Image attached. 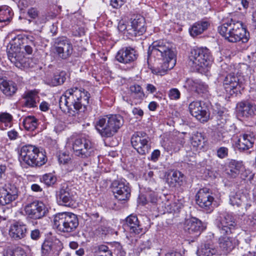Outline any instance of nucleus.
Segmentation results:
<instances>
[{"instance_id": "f257e3e1", "label": "nucleus", "mask_w": 256, "mask_h": 256, "mask_svg": "<svg viewBox=\"0 0 256 256\" xmlns=\"http://www.w3.org/2000/svg\"><path fill=\"white\" fill-rule=\"evenodd\" d=\"M90 98V93L84 88H72L66 90L60 98V108L64 112L67 111L70 115L79 118L85 110Z\"/></svg>"}, {"instance_id": "f03ea898", "label": "nucleus", "mask_w": 256, "mask_h": 256, "mask_svg": "<svg viewBox=\"0 0 256 256\" xmlns=\"http://www.w3.org/2000/svg\"><path fill=\"white\" fill-rule=\"evenodd\" d=\"M148 58L151 56L161 59L160 66L154 70V73L160 76L172 69L176 64V54L170 44L164 40L154 42L148 51Z\"/></svg>"}, {"instance_id": "7ed1b4c3", "label": "nucleus", "mask_w": 256, "mask_h": 256, "mask_svg": "<svg viewBox=\"0 0 256 256\" xmlns=\"http://www.w3.org/2000/svg\"><path fill=\"white\" fill-rule=\"evenodd\" d=\"M218 30L220 34L229 42H236L242 41V42L246 43L248 40L246 30L240 21L231 19L219 26Z\"/></svg>"}, {"instance_id": "20e7f679", "label": "nucleus", "mask_w": 256, "mask_h": 256, "mask_svg": "<svg viewBox=\"0 0 256 256\" xmlns=\"http://www.w3.org/2000/svg\"><path fill=\"white\" fill-rule=\"evenodd\" d=\"M124 122L121 116L112 114L100 118L96 122L95 127L102 137L110 138L118 132Z\"/></svg>"}, {"instance_id": "39448f33", "label": "nucleus", "mask_w": 256, "mask_h": 256, "mask_svg": "<svg viewBox=\"0 0 256 256\" xmlns=\"http://www.w3.org/2000/svg\"><path fill=\"white\" fill-rule=\"evenodd\" d=\"M19 159L28 166H40L46 163L47 158L44 152L34 145L28 144L22 146L20 149Z\"/></svg>"}, {"instance_id": "423d86ee", "label": "nucleus", "mask_w": 256, "mask_h": 256, "mask_svg": "<svg viewBox=\"0 0 256 256\" xmlns=\"http://www.w3.org/2000/svg\"><path fill=\"white\" fill-rule=\"evenodd\" d=\"M54 224L58 232L69 234L75 232L78 228L79 221L76 214L64 212L54 216Z\"/></svg>"}, {"instance_id": "0eeeda50", "label": "nucleus", "mask_w": 256, "mask_h": 256, "mask_svg": "<svg viewBox=\"0 0 256 256\" xmlns=\"http://www.w3.org/2000/svg\"><path fill=\"white\" fill-rule=\"evenodd\" d=\"M72 146L74 154L78 157L86 158L94 155L96 149L91 142L84 138L76 139Z\"/></svg>"}, {"instance_id": "6e6552de", "label": "nucleus", "mask_w": 256, "mask_h": 256, "mask_svg": "<svg viewBox=\"0 0 256 256\" xmlns=\"http://www.w3.org/2000/svg\"><path fill=\"white\" fill-rule=\"evenodd\" d=\"M194 65L202 68L208 67L212 62L210 52L207 48H197L192 50L189 56Z\"/></svg>"}, {"instance_id": "1a4fd4ad", "label": "nucleus", "mask_w": 256, "mask_h": 256, "mask_svg": "<svg viewBox=\"0 0 256 256\" xmlns=\"http://www.w3.org/2000/svg\"><path fill=\"white\" fill-rule=\"evenodd\" d=\"M62 248V243L56 236L46 238L42 244L41 256H59Z\"/></svg>"}, {"instance_id": "9d476101", "label": "nucleus", "mask_w": 256, "mask_h": 256, "mask_svg": "<svg viewBox=\"0 0 256 256\" xmlns=\"http://www.w3.org/2000/svg\"><path fill=\"white\" fill-rule=\"evenodd\" d=\"M76 193L66 184H62L56 192V199L59 205L71 207L76 202Z\"/></svg>"}, {"instance_id": "9b49d317", "label": "nucleus", "mask_w": 256, "mask_h": 256, "mask_svg": "<svg viewBox=\"0 0 256 256\" xmlns=\"http://www.w3.org/2000/svg\"><path fill=\"white\" fill-rule=\"evenodd\" d=\"M131 143L134 148L142 155L148 153L150 148V139L145 132H137L131 138Z\"/></svg>"}, {"instance_id": "f8f14e48", "label": "nucleus", "mask_w": 256, "mask_h": 256, "mask_svg": "<svg viewBox=\"0 0 256 256\" xmlns=\"http://www.w3.org/2000/svg\"><path fill=\"white\" fill-rule=\"evenodd\" d=\"M228 120V116L226 113L222 111L218 112L216 116V132L218 140L226 142L230 138L231 135L227 130Z\"/></svg>"}, {"instance_id": "ddd939ff", "label": "nucleus", "mask_w": 256, "mask_h": 256, "mask_svg": "<svg viewBox=\"0 0 256 256\" xmlns=\"http://www.w3.org/2000/svg\"><path fill=\"white\" fill-rule=\"evenodd\" d=\"M223 86L226 92L230 96L240 94L243 89L239 77L234 72L228 73L224 76Z\"/></svg>"}, {"instance_id": "4468645a", "label": "nucleus", "mask_w": 256, "mask_h": 256, "mask_svg": "<svg viewBox=\"0 0 256 256\" xmlns=\"http://www.w3.org/2000/svg\"><path fill=\"white\" fill-rule=\"evenodd\" d=\"M216 224L220 232L222 234L232 233L236 226L234 217L230 214H221L216 220Z\"/></svg>"}, {"instance_id": "2eb2a0df", "label": "nucleus", "mask_w": 256, "mask_h": 256, "mask_svg": "<svg viewBox=\"0 0 256 256\" xmlns=\"http://www.w3.org/2000/svg\"><path fill=\"white\" fill-rule=\"evenodd\" d=\"M20 194L18 188L10 183L5 184L0 188V204H9L16 200Z\"/></svg>"}, {"instance_id": "dca6fc26", "label": "nucleus", "mask_w": 256, "mask_h": 256, "mask_svg": "<svg viewBox=\"0 0 256 256\" xmlns=\"http://www.w3.org/2000/svg\"><path fill=\"white\" fill-rule=\"evenodd\" d=\"M188 109L191 115L200 122H206L210 118L208 108L203 102L196 100L191 102Z\"/></svg>"}, {"instance_id": "f3484780", "label": "nucleus", "mask_w": 256, "mask_h": 256, "mask_svg": "<svg viewBox=\"0 0 256 256\" xmlns=\"http://www.w3.org/2000/svg\"><path fill=\"white\" fill-rule=\"evenodd\" d=\"M24 211L29 218L37 220L44 217L47 210L42 202L34 200L24 206Z\"/></svg>"}, {"instance_id": "a211bd4d", "label": "nucleus", "mask_w": 256, "mask_h": 256, "mask_svg": "<svg viewBox=\"0 0 256 256\" xmlns=\"http://www.w3.org/2000/svg\"><path fill=\"white\" fill-rule=\"evenodd\" d=\"M206 228V225L196 218L186 220L184 224V230L188 236L191 238H196Z\"/></svg>"}, {"instance_id": "6ab92c4d", "label": "nucleus", "mask_w": 256, "mask_h": 256, "mask_svg": "<svg viewBox=\"0 0 256 256\" xmlns=\"http://www.w3.org/2000/svg\"><path fill=\"white\" fill-rule=\"evenodd\" d=\"M54 46L58 56L62 59H66L72 53V46L66 37L56 38Z\"/></svg>"}, {"instance_id": "aec40b11", "label": "nucleus", "mask_w": 256, "mask_h": 256, "mask_svg": "<svg viewBox=\"0 0 256 256\" xmlns=\"http://www.w3.org/2000/svg\"><path fill=\"white\" fill-rule=\"evenodd\" d=\"M111 188L114 197L118 200H127L130 196V189L128 184L120 180H114L111 184Z\"/></svg>"}, {"instance_id": "412c9836", "label": "nucleus", "mask_w": 256, "mask_h": 256, "mask_svg": "<svg viewBox=\"0 0 256 256\" xmlns=\"http://www.w3.org/2000/svg\"><path fill=\"white\" fill-rule=\"evenodd\" d=\"M196 197V204L200 208L206 210H212V204L214 198L212 196V192L208 188H204L200 189L197 192Z\"/></svg>"}, {"instance_id": "4be33fe9", "label": "nucleus", "mask_w": 256, "mask_h": 256, "mask_svg": "<svg viewBox=\"0 0 256 256\" xmlns=\"http://www.w3.org/2000/svg\"><path fill=\"white\" fill-rule=\"evenodd\" d=\"M136 50L130 47H124L120 49L116 55V59L119 62L128 64L135 61L138 58Z\"/></svg>"}, {"instance_id": "5701e85b", "label": "nucleus", "mask_w": 256, "mask_h": 256, "mask_svg": "<svg viewBox=\"0 0 256 256\" xmlns=\"http://www.w3.org/2000/svg\"><path fill=\"white\" fill-rule=\"evenodd\" d=\"M166 182L171 188H180L186 182V177L181 172L170 170L166 175Z\"/></svg>"}, {"instance_id": "b1692460", "label": "nucleus", "mask_w": 256, "mask_h": 256, "mask_svg": "<svg viewBox=\"0 0 256 256\" xmlns=\"http://www.w3.org/2000/svg\"><path fill=\"white\" fill-rule=\"evenodd\" d=\"M244 167L242 162L232 160L226 168L225 172L230 178H234L240 176L242 179H245L246 177L244 172Z\"/></svg>"}, {"instance_id": "393cba45", "label": "nucleus", "mask_w": 256, "mask_h": 256, "mask_svg": "<svg viewBox=\"0 0 256 256\" xmlns=\"http://www.w3.org/2000/svg\"><path fill=\"white\" fill-rule=\"evenodd\" d=\"M131 24L128 26V32L132 36H136L142 35L146 32L144 27V19L142 16H136L131 22Z\"/></svg>"}, {"instance_id": "a878e982", "label": "nucleus", "mask_w": 256, "mask_h": 256, "mask_svg": "<svg viewBox=\"0 0 256 256\" xmlns=\"http://www.w3.org/2000/svg\"><path fill=\"white\" fill-rule=\"evenodd\" d=\"M255 143L256 144V137L253 134H244L240 136L236 146L239 150L244 151L252 148Z\"/></svg>"}, {"instance_id": "bb28decb", "label": "nucleus", "mask_w": 256, "mask_h": 256, "mask_svg": "<svg viewBox=\"0 0 256 256\" xmlns=\"http://www.w3.org/2000/svg\"><path fill=\"white\" fill-rule=\"evenodd\" d=\"M237 108L239 114L244 117L249 118L256 116V105L248 101L240 102L237 104Z\"/></svg>"}, {"instance_id": "cd10ccee", "label": "nucleus", "mask_w": 256, "mask_h": 256, "mask_svg": "<svg viewBox=\"0 0 256 256\" xmlns=\"http://www.w3.org/2000/svg\"><path fill=\"white\" fill-rule=\"evenodd\" d=\"M10 234L16 240L24 238L27 232L26 226L20 222H16L12 224L10 228Z\"/></svg>"}, {"instance_id": "c85d7f7f", "label": "nucleus", "mask_w": 256, "mask_h": 256, "mask_svg": "<svg viewBox=\"0 0 256 256\" xmlns=\"http://www.w3.org/2000/svg\"><path fill=\"white\" fill-rule=\"evenodd\" d=\"M125 226L131 234H138L142 232V228L136 215L131 214L128 216L126 219Z\"/></svg>"}, {"instance_id": "c756f323", "label": "nucleus", "mask_w": 256, "mask_h": 256, "mask_svg": "<svg viewBox=\"0 0 256 256\" xmlns=\"http://www.w3.org/2000/svg\"><path fill=\"white\" fill-rule=\"evenodd\" d=\"M8 59L12 63H14L16 67L24 66V63L26 61V58L24 56L21 51H18L14 49L8 52Z\"/></svg>"}, {"instance_id": "7c9ffc66", "label": "nucleus", "mask_w": 256, "mask_h": 256, "mask_svg": "<svg viewBox=\"0 0 256 256\" xmlns=\"http://www.w3.org/2000/svg\"><path fill=\"white\" fill-rule=\"evenodd\" d=\"M0 90L6 96H11L16 92L17 85L12 81L0 79Z\"/></svg>"}, {"instance_id": "2f4dec72", "label": "nucleus", "mask_w": 256, "mask_h": 256, "mask_svg": "<svg viewBox=\"0 0 256 256\" xmlns=\"http://www.w3.org/2000/svg\"><path fill=\"white\" fill-rule=\"evenodd\" d=\"M236 244V240L232 238L221 237L219 239V246L224 254L231 252Z\"/></svg>"}, {"instance_id": "473e14b6", "label": "nucleus", "mask_w": 256, "mask_h": 256, "mask_svg": "<svg viewBox=\"0 0 256 256\" xmlns=\"http://www.w3.org/2000/svg\"><path fill=\"white\" fill-rule=\"evenodd\" d=\"M247 201L246 196L240 191L236 192H231L230 195V202L232 206H236L238 207L245 205Z\"/></svg>"}, {"instance_id": "72a5a7b5", "label": "nucleus", "mask_w": 256, "mask_h": 256, "mask_svg": "<svg viewBox=\"0 0 256 256\" xmlns=\"http://www.w3.org/2000/svg\"><path fill=\"white\" fill-rule=\"evenodd\" d=\"M186 84L192 90L198 94L204 93L206 91L208 86L199 80H193L188 79L186 81Z\"/></svg>"}, {"instance_id": "f704fd0d", "label": "nucleus", "mask_w": 256, "mask_h": 256, "mask_svg": "<svg viewBox=\"0 0 256 256\" xmlns=\"http://www.w3.org/2000/svg\"><path fill=\"white\" fill-rule=\"evenodd\" d=\"M66 72L61 71L54 73L47 80V84L52 86H56L62 84L66 80Z\"/></svg>"}, {"instance_id": "c9c22d12", "label": "nucleus", "mask_w": 256, "mask_h": 256, "mask_svg": "<svg viewBox=\"0 0 256 256\" xmlns=\"http://www.w3.org/2000/svg\"><path fill=\"white\" fill-rule=\"evenodd\" d=\"M209 24L206 21H200L194 23L189 29L190 34L193 36H196L206 30Z\"/></svg>"}, {"instance_id": "e433bc0d", "label": "nucleus", "mask_w": 256, "mask_h": 256, "mask_svg": "<svg viewBox=\"0 0 256 256\" xmlns=\"http://www.w3.org/2000/svg\"><path fill=\"white\" fill-rule=\"evenodd\" d=\"M38 92L30 90L26 93L23 98L24 99V105L28 108H34L36 106V100L38 98Z\"/></svg>"}, {"instance_id": "4c0bfd02", "label": "nucleus", "mask_w": 256, "mask_h": 256, "mask_svg": "<svg viewBox=\"0 0 256 256\" xmlns=\"http://www.w3.org/2000/svg\"><path fill=\"white\" fill-rule=\"evenodd\" d=\"M13 13L12 8L6 6L0 7V22L8 24L11 20Z\"/></svg>"}, {"instance_id": "58836bf2", "label": "nucleus", "mask_w": 256, "mask_h": 256, "mask_svg": "<svg viewBox=\"0 0 256 256\" xmlns=\"http://www.w3.org/2000/svg\"><path fill=\"white\" fill-rule=\"evenodd\" d=\"M38 119L34 116H29L24 118L22 124L26 130L33 131L38 126Z\"/></svg>"}, {"instance_id": "ea45409f", "label": "nucleus", "mask_w": 256, "mask_h": 256, "mask_svg": "<svg viewBox=\"0 0 256 256\" xmlns=\"http://www.w3.org/2000/svg\"><path fill=\"white\" fill-rule=\"evenodd\" d=\"M215 253L214 246L210 243L202 245L197 250V254L199 256H212Z\"/></svg>"}, {"instance_id": "a19ab883", "label": "nucleus", "mask_w": 256, "mask_h": 256, "mask_svg": "<svg viewBox=\"0 0 256 256\" xmlns=\"http://www.w3.org/2000/svg\"><path fill=\"white\" fill-rule=\"evenodd\" d=\"M130 89L132 98L138 100H142L145 97L143 90L140 85H132L130 86Z\"/></svg>"}, {"instance_id": "79ce46f5", "label": "nucleus", "mask_w": 256, "mask_h": 256, "mask_svg": "<svg viewBox=\"0 0 256 256\" xmlns=\"http://www.w3.org/2000/svg\"><path fill=\"white\" fill-rule=\"evenodd\" d=\"M205 141L204 135L198 132L194 133L191 138V144L194 147L202 148Z\"/></svg>"}, {"instance_id": "37998d69", "label": "nucleus", "mask_w": 256, "mask_h": 256, "mask_svg": "<svg viewBox=\"0 0 256 256\" xmlns=\"http://www.w3.org/2000/svg\"><path fill=\"white\" fill-rule=\"evenodd\" d=\"M244 224L247 228L256 230V213L245 218L244 220Z\"/></svg>"}, {"instance_id": "c03bdc74", "label": "nucleus", "mask_w": 256, "mask_h": 256, "mask_svg": "<svg viewBox=\"0 0 256 256\" xmlns=\"http://www.w3.org/2000/svg\"><path fill=\"white\" fill-rule=\"evenodd\" d=\"M28 40H29V38H22L18 37L16 38L14 40V44H12L10 50L14 49L18 51H21L24 45L26 44H28Z\"/></svg>"}, {"instance_id": "a18cd8bd", "label": "nucleus", "mask_w": 256, "mask_h": 256, "mask_svg": "<svg viewBox=\"0 0 256 256\" xmlns=\"http://www.w3.org/2000/svg\"><path fill=\"white\" fill-rule=\"evenodd\" d=\"M40 180L46 186H51L56 183V178L52 174L50 173L43 175Z\"/></svg>"}, {"instance_id": "49530a36", "label": "nucleus", "mask_w": 256, "mask_h": 256, "mask_svg": "<svg viewBox=\"0 0 256 256\" xmlns=\"http://www.w3.org/2000/svg\"><path fill=\"white\" fill-rule=\"evenodd\" d=\"M67 169L68 172L76 171L80 172L82 170V168L78 161L70 160L68 164Z\"/></svg>"}, {"instance_id": "de8ad7c7", "label": "nucleus", "mask_w": 256, "mask_h": 256, "mask_svg": "<svg viewBox=\"0 0 256 256\" xmlns=\"http://www.w3.org/2000/svg\"><path fill=\"white\" fill-rule=\"evenodd\" d=\"M97 250L98 256H112V252L106 245L102 244L98 246Z\"/></svg>"}, {"instance_id": "09e8293b", "label": "nucleus", "mask_w": 256, "mask_h": 256, "mask_svg": "<svg viewBox=\"0 0 256 256\" xmlns=\"http://www.w3.org/2000/svg\"><path fill=\"white\" fill-rule=\"evenodd\" d=\"M4 256H27L26 252L21 248H16L14 250H7Z\"/></svg>"}, {"instance_id": "8fccbe9b", "label": "nucleus", "mask_w": 256, "mask_h": 256, "mask_svg": "<svg viewBox=\"0 0 256 256\" xmlns=\"http://www.w3.org/2000/svg\"><path fill=\"white\" fill-rule=\"evenodd\" d=\"M146 201L158 206L160 202V200L158 199L156 194L154 192H148L146 196Z\"/></svg>"}, {"instance_id": "3c124183", "label": "nucleus", "mask_w": 256, "mask_h": 256, "mask_svg": "<svg viewBox=\"0 0 256 256\" xmlns=\"http://www.w3.org/2000/svg\"><path fill=\"white\" fill-rule=\"evenodd\" d=\"M12 116L8 112H2L0 114V122L4 123L6 126L12 122Z\"/></svg>"}, {"instance_id": "603ef678", "label": "nucleus", "mask_w": 256, "mask_h": 256, "mask_svg": "<svg viewBox=\"0 0 256 256\" xmlns=\"http://www.w3.org/2000/svg\"><path fill=\"white\" fill-rule=\"evenodd\" d=\"M34 38L31 36L29 38V40H28V44H26L23 49L28 54H32L33 52V46H35V44L34 41Z\"/></svg>"}, {"instance_id": "864d4df0", "label": "nucleus", "mask_w": 256, "mask_h": 256, "mask_svg": "<svg viewBox=\"0 0 256 256\" xmlns=\"http://www.w3.org/2000/svg\"><path fill=\"white\" fill-rule=\"evenodd\" d=\"M58 160L60 164H68L71 158L66 152H60L58 156Z\"/></svg>"}, {"instance_id": "5fc2aeb1", "label": "nucleus", "mask_w": 256, "mask_h": 256, "mask_svg": "<svg viewBox=\"0 0 256 256\" xmlns=\"http://www.w3.org/2000/svg\"><path fill=\"white\" fill-rule=\"evenodd\" d=\"M115 248L114 254L116 256H125L126 252L124 250L120 242H116L114 244Z\"/></svg>"}, {"instance_id": "6e6d98bb", "label": "nucleus", "mask_w": 256, "mask_h": 256, "mask_svg": "<svg viewBox=\"0 0 256 256\" xmlns=\"http://www.w3.org/2000/svg\"><path fill=\"white\" fill-rule=\"evenodd\" d=\"M28 16L32 19H36L38 17L40 11L36 7H30L27 12Z\"/></svg>"}, {"instance_id": "4d7b16f0", "label": "nucleus", "mask_w": 256, "mask_h": 256, "mask_svg": "<svg viewBox=\"0 0 256 256\" xmlns=\"http://www.w3.org/2000/svg\"><path fill=\"white\" fill-rule=\"evenodd\" d=\"M180 92L178 89L173 88L170 90L168 96L171 100H178L180 98Z\"/></svg>"}, {"instance_id": "13d9d810", "label": "nucleus", "mask_w": 256, "mask_h": 256, "mask_svg": "<svg viewBox=\"0 0 256 256\" xmlns=\"http://www.w3.org/2000/svg\"><path fill=\"white\" fill-rule=\"evenodd\" d=\"M217 156L220 158H226L228 155V148L226 147H220L217 150Z\"/></svg>"}, {"instance_id": "bf43d9fd", "label": "nucleus", "mask_w": 256, "mask_h": 256, "mask_svg": "<svg viewBox=\"0 0 256 256\" xmlns=\"http://www.w3.org/2000/svg\"><path fill=\"white\" fill-rule=\"evenodd\" d=\"M126 0H110V4L116 8L121 7L126 2Z\"/></svg>"}, {"instance_id": "052dcab7", "label": "nucleus", "mask_w": 256, "mask_h": 256, "mask_svg": "<svg viewBox=\"0 0 256 256\" xmlns=\"http://www.w3.org/2000/svg\"><path fill=\"white\" fill-rule=\"evenodd\" d=\"M41 234L38 229H34L30 232V238L32 240H37L40 237Z\"/></svg>"}, {"instance_id": "680f3d73", "label": "nucleus", "mask_w": 256, "mask_h": 256, "mask_svg": "<svg viewBox=\"0 0 256 256\" xmlns=\"http://www.w3.org/2000/svg\"><path fill=\"white\" fill-rule=\"evenodd\" d=\"M38 20L36 22L38 24H45L47 21L49 20V18L46 14H42L41 16H38V17L37 18Z\"/></svg>"}, {"instance_id": "e2e57ef3", "label": "nucleus", "mask_w": 256, "mask_h": 256, "mask_svg": "<svg viewBox=\"0 0 256 256\" xmlns=\"http://www.w3.org/2000/svg\"><path fill=\"white\" fill-rule=\"evenodd\" d=\"M160 151L158 150H154L151 154L150 160L156 162L160 156Z\"/></svg>"}, {"instance_id": "0e129e2a", "label": "nucleus", "mask_w": 256, "mask_h": 256, "mask_svg": "<svg viewBox=\"0 0 256 256\" xmlns=\"http://www.w3.org/2000/svg\"><path fill=\"white\" fill-rule=\"evenodd\" d=\"M151 242L150 240H146L145 241H143L140 246V249L142 250H144L146 249H149L151 246Z\"/></svg>"}, {"instance_id": "69168bd1", "label": "nucleus", "mask_w": 256, "mask_h": 256, "mask_svg": "<svg viewBox=\"0 0 256 256\" xmlns=\"http://www.w3.org/2000/svg\"><path fill=\"white\" fill-rule=\"evenodd\" d=\"M146 91L150 94H154L156 92L157 90L156 87L150 84H146Z\"/></svg>"}, {"instance_id": "338daca9", "label": "nucleus", "mask_w": 256, "mask_h": 256, "mask_svg": "<svg viewBox=\"0 0 256 256\" xmlns=\"http://www.w3.org/2000/svg\"><path fill=\"white\" fill-rule=\"evenodd\" d=\"M8 136L10 140H14L18 136V132L16 130H13L8 132Z\"/></svg>"}, {"instance_id": "774afa93", "label": "nucleus", "mask_w": 256, "mask_h": 256, "mask_svg": "<svg viewBox=\"0 0 256 256\" xmlns=\"http://www.w3.org/2000/svg\"><path fill=\"white\" fill-rule=\"evenodd\" d=\"M232 67L224 63L221 65V70L224 72H226V74L228 72L230 73Z\"/></svg>"}]
</instances>
